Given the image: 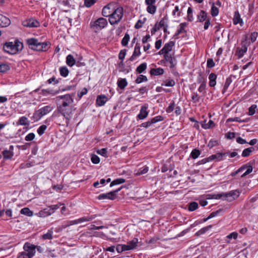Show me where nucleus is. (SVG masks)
<instances>
[{"label": "nucleus", "instance_id": "37998d69", "mask_svg": "<svg viewBox=\"0 0 258 258\" xmlns=\"http://www.w3.org/2000/svg\"><path fill=\"white\" fill-rule=\"evenodd\" d=\"M198 208V204L197 202H193L189 204L188 210L189 211H194Z\"/></svg>", "mask_w": 258, "mask_h": 258}, {"label": "nucleus", "instance_id": "f3484780", "mask_svg": "<svg viewBox=\"0 0 258 258\" xmlns=\"http://www.w3.org/2000/svg\"><path fill=\"white\" fill-rule=\"evenodd\" d=\"M123 13V9L121 7H116L114 4L113 10L112 12L111 16H122ZM109 16H111L110 15Z\"/></svg>", "mask_w": 258, "mask_h": 258}, {"label": "nucleus", "instance_id": "aec40b11", "mask_svg": "<svg viewBox=\"0 0 258 258\" xmlns=\"http://www.w3.org/2000/svg\"><path fill=\"white\" fill-rule=\"evenodd\" d=\"M51 215L52 214L49 207L40 211L38 213L36 214V215L40 217H45Z\"/></svg>", "mask_w": 258, "mask_h": 258}, {"label": "nucleus", "instance_id": "dca6fc26", "mask_svg": "<svg viewBox=\"0 0 258 258\" xmlns=\"http://www.w3.org/2000/svg\"><path fill=\"white\" fill-rule=\"evenodd\" d=\"M138 242V239L134 238L132 240L128 242L126 244H124L125 250H131L134 249L137 247Z\"/></svg>", "mask_w": 258, "mask_h": 258}, {"label": "nucleus", "instance_id": "72a5a7b5", "mask_svg": "<svg viewBox=\"0 0 258 258\" xmlns=\"http://www.w3.org/2000/svg\"><path fill=\"white\" fill-rule=\"evenodd\" d=\"M125 180L124 178H120L116 179L113 180L110 184V187H112L114 185L123 183L125 182Z\"/></svg>", "mask_w": 258, "mask_h": 258}, {"label": "nucleus", "instance_id": "ea45409f", "mask_svg": "<svg viewBox=\"0 0 258 258\" xmlns=\"http://www.w3.org/2000/svg\"><path fill=\"white\" fill-rule=\"evenodd\" d=\"M212 16H217L219 14V8L214 4L212 5L211 10Z\"/></svg>", "mask_w": 258, "mask_h": 258}, {"label": "nucleus", "instance_id": "4468645a", "mask_svg": "<svg viewBox=\"0 0 258 258\" xmlns=\"http://www.w3.org/2000/svg\"><path fill=\"white\" fill-rule=\"evenodd\" d=\"M114 4L110 3L105 6L102 10V14L103 16H112V12L113 10Z\"/></svg>", "mask_w": 258, "mask_h": 258}, {"label": "nucleus", "instance_id": "f8f14e48", "mask_svg": "<svg viewBox=\"0 0 258 258\" xmlns=\"http://www.w3.org/2000/svg\"><path fill=\"white\" fill-rule=\"evenodd\" d=\"M24 26L27 27H37L39 26V23L33 18H30L22 22Z\"/></svg>", "mask_w": 258, "mask_h": 258}, {"label": "nucleus", "instance_id": "8fccbe9b", "mask_svg": "<svg viewBox=\"0 0 258 258\" xmlns=\"http://www.w3.org/2000/svg\"><path fill=\"white\" fill-rule=\"evenodd\" d=\"M211 228H212L211 225H209L207 227H204V228H202L201 229H200L199 231H198L197 233L198 235L203 234L205 233L207 231L210 230Z\"/></svg>", "mask_w": 258, "mask_h": 258}, {"label": "nucleus", "instance_id": "1a4fd4ad", "mask_svg": "<svg viewBox=\"0 0 258 258\" xmlns=\"http://www.w3.org/2000/svg\"><path fill=\"white\" fill-rule=\"evenodd\" d=\"M168 24V20L166 17L163 18L159 22L156 23L154 27L151 30V33L154 34L161 28H163Z\"/></svg>", "mask_w": 258, "mask_h": 258}, {"label": "nucleus", "instance_id": "603ef678", "mask_svg": "<svg viewBox=\"0 0 258 258\" xmlns=\"http://www.w3.org/2000/svg\"><path fill=\"white\" fill-rule=\"evenodd\" d=\"M97 0H85L84 6L87 8H90L93 6Z\"/></svg>", "mask_w": 258, "mask_h": 258}, {"label": "nucleus", "instance_id": "09e8293b", "mask_svg": "<svg viewBox=\"0 0 258 258\" xmlns=\"http://www.w3.org/2000/svg\"><path fill=\"white\" fill-rule=\"evenodd\" d=\"M147 19L146 18H144L143 20H139L136 24L135 25V28L136 29H139L141 28L143 26V25L145 23V22L146 21Z\"/></svg>", "mask_w": 258, "mask_h": 258}, {"label": "nucleus", "instance_id": "4be33fe9", "mask_svg": "<svg viewBox=\"0 0 258 258\" xmlns=\"http://www.w3.org/2000/svg\"><path fill=\"white\" fill-rule=\"evenodd\" d=\"M13 149H14L13 146H10L9 150L6 149V150H4V151L3 152V154L4 155V158H5V159L11 158L13 155V153L12 152Z\"/></svg>", "mask_w": 258, "mask_h": 258}, {"label": "nucleus", "instance_id": "774afa93", "mask_svg": "<svg viewBox=\"0 0 258 258\" xmlns=\"http://www.w3.org/2000/svg\"><path fill=\"white\" fill-rule=\"evenodd\" d=\"M116 251L118 253H121L123 251H126L124 248V244H118L116 247Z\"/></svg>", "mask_w": 258, "mask_h": 258}, {"label": "nucleus", "instance_id": "f257e3e1", "mask_svg": "<svg viewBox=\"0 0 258 258\" xmlns=\"http://www.w3.org/2000/svg\"><path fill=\"white\" fill-rule=\"evenodd\" d=\"M56 100L57 110L65 118L66 122L68 124L76 109L73 96L69 94L58 96L56 97Z\"/></svg>", "mask_w": 258, "mask_h": 258}, {"label": "nucleus", "instance_id": "13d9d810", "mask_svg": "<svg viewBox=\"0 0 258 258\" xmlns=\"http://www.w3.org/2000/svg\"><path fill=\"white\" fill-rule=\"evenodd\" d=\"M91 161L94 164H98L100 162V158L95 154H92L91 158Z\"/></svg>", "mask_w": 258, "mask_h": 258}, {"label": "nucleus", "instance_id": "864d4df0", "mask_svg": "<svg viewBox=\"0 0 258 258\" xmlns=\"http://www.w3.org/2000/svg\"><path fill=\"white\" fill-rule=\"evenodd\" d=\"M246 165L245 169L247 168V170L241 176V177H243L246 176L247 175L249 174V173H250L252 171L253 168H252V167L251 166H250V165H248V166L247 165Z\"/></svg>", "mask_w": 258, "mask_h": 258}, {"label": "nucleus", "instance_id": "bf43d9fd", "mask_svg": "<svg viewBox=\"0 0 258 258\" xmlns=\"http://www.w3.org/2000/svg\"><path fill=\"white\" fill-rule=\"evenodd\" d=\"M206 87V81H203L202 83L201 84L200 87L198 88V91L200 93H205V90Z\"/></svg>", "mask_w": 258, "mask_h": 258}, {"label": "nucleus", "instance_id": "20e7f679", "mask_svg": "<svg viewBox=\"0 0 258 258\" xmlns=\"http://www.w3.org/2000/svg\"><path fill=\"white\" fill-rule=\"evenodd\" d=\"M52 110V107L50 106H45L36 111L34 113V117L38 120L42 116L47 114Z\"/></svg>", "mask_w": 258, "mask_h": 258}, {"label": "nucleus", "instance_id": "e433bc0d", "mask_svg": "<svg viewBox=\"0 0 258 258\" xmlns=\"http://www.w3.org/2000/svg\"><path fill=\"white\" fill-rule=\"evenodd\" d=\"M175 84V82L173 79L166 80L162 84V86L167 87H173Z\"/></svg>", "mask_w": 258, "mask_h": 258}, {"label": "nucleus", "instance_id": "9b49d317", "mask_svg": "<svg viewBox=\"0 0 258 258\" xmlns=\"http://www.w3.org/2000/svg\"><path fill=\"white\" fill-rule=\"evenodd\" d=\"M163 120V117L162 116H157L152 118L151 119V120L142 123L141 125V126L145 128H148V127L150 126L152 124L158 122L159 121H162Z\"/></svg>", "mask_w": 258, "mask_h": 258}, {"label": "nucleus", "instance_id": "cd10ccee", "mask_svg": "<svg viewBox=\"0 0 258 258\" xmlns=\"http://www.w3.org/2000/svg\"><path fill=\"white\" fill-rule=\"evenodd\" d=\"M202 127L204 129H209L213 127L214 125V122L213 120H210L208 123L206 122V120H204L201 122Z\"/></svg>", "mask_w": 258, "mask_h": 258}, {"label": "nucleus", "instance_id": "7ed1b4c3", "mask_svg": "<svg viewBox=\"0 0 258 258\" xmlns=\"http://www.w3.org/2000/svg\"><path fill=\"white\" fill-rule=\"evenodd\" d=\"M107 24V20L103 17H100L95 21L92 20L90 25L92 31L96 33L104 28Z\"/></svg>", "mask_w": 258, "mask_h": 258}, {"label": "nucleus", "instance_id": "6e6d98bb", "mask_svg": "<svg viewBox=\"0 0 258 258\" xmlns=\"http://www.w3.org/2000/svg\"><path fill=\"white\" fill-rule=\"evenodd\" d=\"M148 171V167H144L143 168H140L138 172L136 173L137 175H140L146 173Z\"/></svg>", "mask_w": 258, "mask_h": 258}, {"label": "nucleus", "instance_id": "2f4dec72", "mask_svg": "<svg viewBox=\"0 0 258 258\" xmlns=\"http://www.w3.org/2000/svg\"><path fill=\"white\" fill-rule=\"evenodd\" d=\"M20 213L26 216L31 217L33 215V213L28 208H24L21 209Z\"/></svg>", "mask_w": 258, "mask_h": 258}, {"label": "nucleus", "instance_id": "4c0bfd02", "mask_svg": "<svg viewBox=\"0 0 258 258\" xmlns=\"http://www.w3.org/2000/svg\"><path fill=\"white\" fill-rule=\"evenodd\" d=\"M201 152L200 150L197 149H195L191 151L190 157L192 159H195L198 158Z\"/></svg>", "mask_w": 258, "mask_h": 258}, {"label": "nucleus", "instance_id": "a878e982", "mask_svg": "<svg viewBox=\"0 0 258 258\" xmlns=\"http://www.w3.org/2000/svg\"><path fill=\"white\" fill-rule=\"evenodd\" d=\"M95 217H96L95 215H92L90 216L81 217L79 219H77L78 224L83 223V222H85L90 221L92 220L93 219H94Z\"/></svg>", "mask_w": 258, "mask_h": 258}, {"label": "nucleus", "instance_id": "c85d7f7f", "mask_svg": "<svg viewBox=\"0 0 258 258\" xmlns=\"http://www.w3.org/2000/svg\"><path fill=\"white\" fill-rule=\"evenodd\" d=\"M174 45L175 43L174 41H170L168 43H166L163 47L165 50L166 53H169L168 52L172 50V47L174 46Z\"/></svg>", "mask_w": 258, "mask_h": 258}, {"label": "nucleus", "instance_id": "79ce46f5", "mask_svg": "<svg viewBox=\"0 0 258 258\" xmlns=\"http://www.w3.org/2000/svg\"><path fill=\"white\" fill-rule=\"evenodd\" d=\"M232 82V79L230 78H227L226 80L223 89L222 91V93H224L226 91L227 89L229 87V85L231 84Z\"/></svg>", "mask_w": 258, "mask_h": 258}, {"label": "nucleus", "instance_id": "bb28decb", "mask_svg": "<svg viewBox=\"0 0 258 258\" xmlns=\"http://www.w3.org/2000/svg\"><path fill=\"white\" fill-rule=\"evenodd\" d=\"M117 84L120 89L123 90L127 86V82L125 79L119 78L117 80Z\"/></svg>", "mask_w": 258, "mask_h": 258}, {"label": "nucleus", "instance_id": "39448f33", "mask_svg": "<svg viewBox=\"0 0 258 258\" xmlns=\"http://www.w3.org/2000/svg\"><path fill=\"white\" fill-rule=\"evenodd\" d=\"M4 50L10 54H15L16 53V40L14 42H6L4 44Z\"/></svg>", "mask_w": 258, "mask_h": 258}, {"label": "nucleus", "instance_id": "c9c22d12", "mask_svg": "<svg viewBox=\"0 0 258 258\" xmlns=\"http://www.w3.org/2000/svg\"><path fill=\"white\" fill-rule=\"evenodd\" d=\"M253 150L254 148L253 147L245 149L242 153V156L244 157L249 156Z\"/></svg>", "mask_w": 258, "mask_h": 258}, {"label": "nucleus", "instance_id": "0e129e2a", "mask_svg": "<svg viewBox=\"0 0 258 258\" xmlns=\"http://www.w3.org/2000/svg\"><path fill=\"white\" fill-rule=\"evenodd\" d=\"M147 10L148 12L151 14H153L156 11V7L153 5H148Z\"/></svg>", "mask_w": 258, "mask_h": 258}, {"label": "nucleus", "instance_id": "49530a36", "mask_svg": "<svg viewBox=\"0 0 258 258\" xmlns=\"http://www.w3.org/2000/svg\"><path fill=\"white\" fill-rule=\"evenodd\" d=\"M121 17H109V22L111 25L117 24L121 20Z\"/></svg>", "mask_w": 258, "mask_h": 258}, {"label": "nucleus", "instance_id": "c756f323", "mask_svg": "<svg viewBox=\"0 0 258 258\" xmlns=\"http://www.w3.org/2000/svg\"><path fill=\"white\" fill-rule=\"evenodd\" d=\"M164 72V71L163 69L159 68L151 69L150 73L151 75L157 76L163 74Z\"/></svg>", "mask_w": 258, "mask_h": 258}, {"label": "nucleus", "instance_id": "c03bdc74", "mask_svg": "<svg viewBox=\"0 0 258 258\" xmlns=\"http://www.w3.org/2000/svg\"><path fill=\"white\" fill-rule=\"evenodd\" d=\"M186 23H181L179 25V28L177 30V32L175 34V35H178L180 33H184L185 32L184 30V27L186 26Z\"/></svg>", "mask_w": 258, "mask_h": 258}, {"label": "nucleus", "instance_id": "6e6552de", "mask_svg": "<svg viewBox=\"0 0 258 258\" xmlns=\"http://www.w3.org/2000/svg\"><path fill=\"white\" fill-rule=\"evenodd\" d=\"M23 248L25 250L24 252H26L27 254L29 255L30 258L33 256L36 252V246L28 242L25 243Z\"/></svg>", "mask_w": 258, "mask_h": 258}, {"label": "nucleus", "instance_id": "473e14b6", "mask_svg": "<svg viewBox=\"0 0 258 258\" xmlns=\"http://www.w3.org/2000/svg\"><path fill=\"white\" fill-rule=\"evenodd\" d=\"M224 213V210L223 209H219L218 210L213 212L210 214V218H214L216 216H221Z\"/></svg>", "mask_w": 258, "mask_h": 258}, {"label": "nucleus", "instance_id": "680f3d73", "mask_svg": "<svg viewBox=\"0 0 258 258\" xmlns=\"http://www.w3.org/2000/svg\"><path fill=\"white\" fill-rule=\"evenodd\" d=\"M256 108V105L255 104L252 105L249 108H248V115H253L255 112V109Z\"/></svg>", "mask_w": 258, "mask_h": 258}, {"label": "nucleus", "instance_id": "ddd939ff", "mask_svg": "<svg viewBox=\"0 0 258 258\" xmlns=\"http://www.w3.org/2000/svg\"><path fill=\"white\" fill-rule=\"evenodd\" d=\"M229 155L228 152L225 153H218L216 154L212 155L209 157L210 161L212 160H215L216 161H220L224 159V158Z\"/></svg>", "mask_w": 258, "mask_h": 258}, {"label": "nucleus", "instance_id": "f03ea898", "mask_svg": "<svg viewBox=\"0 0 258 258\" xmlns=\"http://www.w3.org/2000/svg\"><path fill=\"white\" fill-rule=\"evenodd\" d=\"M29 48L38 51H46L49 48V43L41 42L36 38H29L26 40Z\"/></svg>", "mask_w": 258, "mask_h": 258}, {"label": "nucleus", "instance_id": "e2e57ef3", "mask_svg": "<svg viewBox=\"0 0 258 258\" xmlns=\"http://www.w3.org/2000/svg\"><path fill=\"white\" fill-rule=\"evenodd\" d=\"M200 96L197 92H194L192 95L191 99L194 103L199 102L200 101Z\"/></svg>", "mask_w": 258, "mask_h": 258}, {"label": "nucleus", "instance_id": "4d7b16f0", "mask_svg": "<svg viewBox=\"0 0 258 258\" xmlns=\"http://www.w3.org/2000/svg\"><path fill=\"white\" fill-rule=\"evenodd\" d=\"M47 128V126L46 125H41L37 130V133L40 135L41 136L43 135L46 130Z\"/></svg>", "mask_w": 258, "mask_h": 258}, {"label": "nucleus", "instance_id": "a19ab883", "mask_svg": "<svg viewBox=\"0 0 258 258\" xmlns=\"http://www.w3.org/2000/svg\"><path fill=\"white\" fill-rule=\"evenodd\" d=\"M59 72L61 76L66 77L68 75L69 70L66 67H62L59 68Z\"/></svg>", "mask_w": 258, "mask_h": 258}, {"label": "nucleus", "instance_id": "423d86ee", "mask_svg": "<svg viewBox=\"0 0 258 258\" xmlns=\"http://www.w3.org/2000/svg\"><path fill=\"white\" fill-rule=\"evenodd\" d=\"M122 188V186L119 188L118 189L113 191H110L106 194H102L98 196V199L104 200V199H109L113 200L115 199L116 197L117 193Z\"/></svg>", "mask_w": 258, "mask_h": 258}, {"label": "nucleus", "instance_id": "2eb2a0df", "mask_svg": "<svg viewBox=\"0 0 258 258\" xmlns=\"http://www.w3.org/2000/svg\"><path fill=\"white\" fill-rule=\"evenodd\" d=\"M148 105L142 106L139 114L137 116V118L139 119H144L146 118L148 115V111H147Z\"/></svg>", "mask_w": 258, "mask_h": 258}, {"label": "nucleus", "instance_id": "5701e85b", "mask_svg": "<svg viewBox=\"0 0 258 258\" xmlns=\"http://www.w3.org/2000/svg\"><path fill=\"white\" fill-rule=\"evenodd\" d=\"M53 228H51L41 236V238L43 240H51L53 238Z\"/></svg>", "mask_w": 258, "mask_h": 258}, {"label": "nucleus", "instance_id": "a211bd4d", "mask_svg": "<svg viewBox=\"0 0 258 258\" xmlns=\"http://www.w3.org/2000/svg\"><path fill=\"white\" fill-rule=\"evenodd\" d=\"M164 57L166 61L170 63V68H172L176 65V60L170 54H166L164 55Z\"/></svg>", "mask_w": 258, "mask_h": 258}, {"label": "nucleus", "instance_id": "69168bd1", "mask_svg": "<svg viewBox=\"0 0 258 258\" xmlns=\"http://www.w3.org/2000/svg\"><path fill=\"white\" fill-rule=\"evenodd\" d=\"M60 205L61 204H56L49 206V208L50 210L51 211V214L54 213L55 211L59 208Z\"/></svg>", "mask_w": 258, "mask_h": 258}, {"label": "nucleus", "instance_id": "393cba45", "mask_svg": "<svg viewBox=\"0 0 258 258\" xmlns=\"http://www.w3.org/2000/svg\"><path fill=\"white\" fill-rule=\"evenodd\" d=\"M11 23V21L8 17H0V26L5 27L8 26Z\"/></svg>", "mask_w": 258, "mask_h": 258}, {"label": "nucleus", "instance_id": "a18cd8bd", "mask_svg": "<svg viewBox=\"0 0 258 258\" xmlns=\"http://www.w3.org/2000/svg\"><path fill=\"white\" fill-rule=\"evenodd\" d=\"M19 123L21 125H29L30 121L27 117L23 116L19 119Z\"/></svg>", "mask_w": 258, "mask_h": 258}, {"label": "nucleus", "instance_id": "412c9836", "mask_svg": "<svg viewBox=\"0 0 258 258\" xmlns=\"http://www.w3.org/2000/svg\"><path fill=\"white\" fill-rule=\"evenodd\" d=\"M140 46L138 44H136L133 54L132 55V56L130 58L129 60L131 61H134L135 59V57H136L137 56H139L140 55Z\"/></svg>", "mask_w": 258, "mask_h": 258}, {"label": "nucleus", "instance_id": "3c124183", "mask_svg": "<svg viewBox=\"0 0 258 258\" xmlns=\"http://www.w3.org/2000/svg\"><path fill=\"white\" fill-rule=\"evenodd\" d=\"M97 153L105 157H108L107 150L106 148H102L97 151Z\"/></svg>", "mask_w": 258, "mask_h": 258}, {"label": "nucleus", "instance_id": "5fc2aeb1", "mask_svg": "<svg viewBox=\"0 0 258 258\" xmlns=\"http://www.w3.org/2000/svg\"><path fill=\"white\" fill-rule=\"evenodd\" d=\"M233 22L234 25L239 24L241 26H242L243 24L242 19L241 17H233Z\"/></svg>", "mask_w": 258, "mask_h": 258}, {"label": "nucleus", "instance_id": "7c9ffc66", "mask_svg": "<svg viewBox=\"0 0 258 258\" xmlns=\"http://www.w3.org/2000/svg\"><path fill=\"white\" fill-rule=\"evenodd\" d=\"M75 62L76 61L72 55L69 54L67 56L66 62L67 64L70 67L73 66L75 64Z\"/></svg>", "mask_w": 258, "mask_h": 258}, {"label": "nucleus", "instance_id": "0eeeda50", "mask_svg": "<svg viewBox=\"0 0 258 258\" xmlns=\"http://www.w3.org/2000/svg\"><path fill=\"white\" fill-rule=\"evenodd\" d=\"M248 38L247 35L244 36V41L242 42V45L241 48H237L236 54L238 58L242 57L247 50V43L246 42Z\"/></svg>", "mask_w": 258, "mask_h": 258}, {"label": "nucleus", "instance_id": "052dcab7", "mask_svg": "<svg viewBox=\"0 0 258 258\" xmlns=\"http://www.w3.org/2000/svg\"><path fill=\"white\" fill-rule=\"evenodd\" d=\"M258 36V33L256 32H253L251 33L249 39L250 40L251 42L253 43L255 42L256 40V38Z\"/></svg>", "mask_w": 258, "mask_h": 258}, {"label": "nucleus", "instance_id": "b1692460", "mask_svg": "<svg viewBox=\"0 0 258 258\" xmlns=\"http://www.w3.org/2000/svg\"><path fill=\"white\" fill-rule=\"evenodd\" d=\"M217 75L215 73H211L209 76V86L211 87H214L216 84Z\"/></svg>", "mask_w": 258, "mask_h": 258}, {"label": "nucleus", "instance_id": "de8ad7c7", "mask_svg": "<svg viewBox=\"0 0 258 258\" xmlns=\"http://www.w3.org/2000/svg\"><path fill=\"white\" fill-rule=\"evenodd\" d=\"M130 37L129 34L127 33H125L124 37L122 38V39L121 40V44L123 46H126L128 44V42L130 40Z\"/></svg>", "mask_w": 258, "mask_h": 258}, {"label": "nucleus", "instance_id": "9d476101", "mask_svg": "<svg viewBox=\"0 0 258 258\" xmlns=\"http://www.w3.org/2000/svg\"><path fill=\"white\" fill-rule=\"evenodd\" d=\"M240 192L238 189L233 190L228 193H225L224 198L227 200L231 201L237 199L239 196Z\"/></svg>", "mask_w": 258, "mask_h": 258}, {"label": "nucleus", "instance_id": "338daca9", "mask_svg": "<svg viewBox=\"0 0 258 258\" xmlns=\"http://www.w3.org/2000/svg\"><path fill=\"white\" fill-rule=\"evenodd\" d=\"M60 205L61 204H56L49 206V208L50 210L51 211V214L54 213L55 211L59 208Z\"/></svg>", "mask_w": 258, "mask_h": 258}, {"label": "nucleus", "instance_id": "58836bf2", "mask_svg": "<svg viewBox=\"0 0 258 258\" xmlns=\"http://www.w3.org/2000/svg\"><path fill=\"white\" fill-rule=\"evenodd\" d=\"M147 81L148 79L146 76L140 75L137 77L135 82L137 84H140L144 82H147Z\"/></svg>", "mask_w": 258, "mask_h": 258}, {"label": "nucleus", "instance_id": "6ab92c4d", "mask_svg": "<svg viewBox=\"0 0 258 258\" xmlns=\"http://www.w3.org/2000/svg\"><path fill=\"white\" fill-rule=\"evenodd\" d=\"M107 101V98L105 95H99L97 97L96 104L99 106H102L105 104Z\"/></svg>", "mask_w": 258, "mask_h": 258}, {"label": "nucleus", "instance_id": "f704fd0d", "mask_svg": "<svg viewBox=\"0 0 258 258\" xmlns=\"http://www.w3.org/2000/svg\"><path fill=\"white\" fill-rule=\"evenodd\" d=\"M147 68V63L144 62L139 65L136 69V71L138 73L141 74L143 73Z\"/></svg>", "mask_w": 258, "mask_h": 258}]
</instances>
